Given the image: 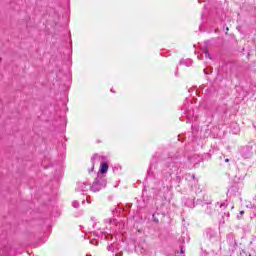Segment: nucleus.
I'll list each match as a JSON object with an SVG mask.
<instances>
[{"instance_id": "nucleus-21", "label": "nucleus", "mask_w": 256, "mask_h": 256, "mask_svg": "<svg viewBox=\"0 0 256 256\" xmlns=\"http://www.w3.org/2000/svg\"><path fill=\"white\" fill-rule=\"evenodd\" d=\"M108 221H109L110 225L117 223V219H109Z\"/></svg>"}, {"instance_id": "nucleus-29", "label": "nucleus", "mask_w": 256, "mask_h": 256, "mask_svg": "<svg viewBox=\"0 0 256 256\" xmlns=\"http://www.w3.org/2000/svg\"><path fill=\"white\" fill-rule=\"evenodd\" d=\"M205 93H209V89H206V90H205Z\"/></svg>"}, {"instance_id": "nucleus-13", "label": "nucleus", "mask_w": 256, "mask_h": 256, "mask_svg": "<svg viewBox=\"0 0 256 256\" xmlns=\"http://www.w3.org/2000/svg\"><path fill=\"white\" fill-rule=\"evenodd\" d=\"M101 239H105L106 241H109V239H113V236L111 234L101 233Z\"/></svg>"}, {"instance_id": "nucleus-1", "label": "nucleus", "mask_w": 256, "mask_h": 256, "mask_svg": "<svg viewBox=\"0 0 256 256\" xmlns=\"http://www.w3.org/2000/svg\"><path fill=\"white\" fill-rule=\"evenodd\" d=\"M165 169L163 173H167V175L171 176L173 173H176V179L181 181V176L179 175V169H181V159L178 157H170L167 158L164 162Z\"/></svg>"}, {"instance_id": "nucleus-9", "label": "nucleus", "mask_w": 256, "mask_h": 256, "mask_svg": "<svg viewBox=\"0 0 256 256\" xmlns=\"http://www.w3.org/2000/svg\"><path fill=\"white\" fill-rule=\"evenodd\" d=\"M89 185L85 182H78L76 186V191L78 192H83V191H88L89 190Z\"/></svg>"}, {"instance_id": "nucleus-3", "label": "nucleus", "mask_w": 256, "mask_h": 256, "mask_svg": "<svg viewBox=\"0 0 256 256\" xmlns=\"http://www.w3.org/2000/svg\"><path fill=\"white\" fill-rule=\"evenodd\" d=\"M245 179V176L243 175H236L234 177V185H232L227 192V195L231 197V195H237L239 193V186L237 185L240 181H243Z\"/></svg>"}, {"instance_id": "nucleus-6", "label": "nucleus", "mask_w": 256, "mask_h": 256, "mask_svg": "<svg viewBox=\"0 0 256 256\" xmlns=\"http://www.w3.org/2000/svg\"><path fill=\"white\" fill-rule=\"evenodd\" d=\"M240 155L243 159H251L253 157V146L246 145L241 148Z\"/></svg>"}, {"instance_id": "nucleus-4", "label": "nucleus", "mask_w": 256, "mask_h": 256, "mask_svg": "<svg viewBox=\"0 0 256 256\" xmlns=\"http://www.w3.org/2000/svg\"><path fill=\"white\" fill-rule=\"evenodd\" d=\"M226 241L229 245L228 251L230 255H234L237 251V240H235V235L233 233L227 234Z\"/></svg>"}, {"instance_id": "nucleus-8", "label": "nucleus", "mask_w": 256, "mask_h": 256, "mask_svg": "<svg viewBox=\"0 0 256 256\" xmlns=\"http://www.w3.org/2000/svg\"><path fill=\"white\" fill-rule=\"evenodd\" d=\"M155 169H157V158L155 156H153L152 161L150 163V167L148 169V177H155V174L153 173V171H155Z\"/></svg>"}, {"instance_id": "nucleus-28", "label": "nucleus", "mask_w": 256, "mask_h": 256, "mask_svg": "<svg viewBox=\"0 0 256 256\" xmlns=\"http://www.w3.org/2000/svg\"><path fill=\"white\" fill-rule=\"evenodd\" d=\"M191 178H192V179H195V174H192V175H191Z\"/></svg>"}, {"instance_id": "nucleus-23", "label": "nucleus", "mask_w": 256, "mask_h": 256, "mask_svg": "<svg viewBox=\"0 0 256 256\" xmlns=\"http://www.w3.org/2000/svg\"><path fill=\"white\" fill-rule=\"evenodd\" d=\"M204 73H205V75H211V73L209 71H207V69H204Z\"/></svg>"}, {"instance_id": "nucleus-30", "label": "nucleus", "mask_w": 256, "mask_h": 256, "mask_svg": "<svg viewBox=\"0 0 256 256\" xmlns=\"http://www.w3.org/2000/svg\"><path fill=\"white\" fill-rule=\"evenodd\" d=\"M111 93H115V90L111 89Z\"/></svg>"}, {"instance_id": "nucleus-12", "label": "nucleus", "mask_w": 256, "mask_h": 256, "mask_svg": "<svg viewBox=\"0 0 256 256\" xmlns=\"http://www.w3.org/2000/svg\"><path fill=\"white\" fill-rule=\"evenodd\" d=\"M207 205V209L205 210L206 215H213V208L211 207V203H205Z\"/></svg>"}, {"instance_id": "nucleus-17", "label": "nucleus", "mask_w": 256, "mask_h": 256, "mask_svg": "<svg viewBox=\"0 0 256 256\" xmlns=\"http://www.w3.org/2000/svg\"><path fill=\"white\" fill-rule=\"evenodd\" d=\"M157 215H159V213H154L152 215V219H153L154 223H159V218H157Z\"/></svg>"}, {"instance_id": "nucleus-31", "label": "nucleus", "mask_w": 256, "mask_h": 256, "mask_svg": "<svg viewBox=\"0 0 256 256\" xmlns=\"http://www.w3.org/2000/svg\"><path fill=\"white\" fill-rule=\"evenodd\" d=\"M226 217L229 218V213L226 214Z\"/></svg>"}, {"instance_id": "nucleus-32", "label": "nucleus", "mask_w": 256, "mask_h": 256, "mask_svg": "<svg viewBox=\"0 0 256 256\" xmlns=\"http://www.w3.org/2000/svg\"><path fill=\"white\" fill-rule=\"evenodd\" d=\"M197 205H199V200H197Z\"/></svg>"}, {"instance_id": "nucleus-14", "label": "nucleus", "mask_w": 256, "mask_h": 256, "mask_svg": "<svg viewBox=\"0 0 256 256\" xmlns=\"http://www.w3.org/2000/svg\"><path fill=\"white\" fill-rule=\"evenodd\" d=\"M179 241L180 243H185V241L189 242V236L187 234H183Z\"/></svg>"}, {"instance_id": "nucleus-22", "label": "nucleus", "mask_w": 256, "mask_h": 256, "mask_svg": "<svg viewBox=\"0 0 256 256\" xmlns=\"http://www.w3.org/2000/svg\"><path fill=\"white\" fill-rule=\"evenodd\" d=\"M239 254H240V256L245 255V250H243V249H239Z\"/></svg>"}, {"instance_id": "nucleus-16", "label": "nucleus", "mask_w": 256, "mask_h": 256, "mask_svg": "<svg viewBox=\"0 0 256 256\" xmlns=\"http://www.w3.org/2000/svg\"><path fill=\"white\" fill-rule=\"evenodd\" d=\"M203 53H204L205 57H207L208 59H213L211 57V54L209 53V49L204 50Z\"/></svg>"}, {"instance_id": "nucleus-2", "label": "nucleus", "mask_w": 256, "mask_h": 256, "mask_svg": "<svg viewBox=\"0 0 256 256\" xmlns=\"http://www.w3.org/2000/svg\"><path fill=\"white\" fill-rule=\"evenodd\" d=\"M105 187H107V179L105 178V176H102L98 173L92 186H90V190H92L93 193H97L98 191H101Z\"/></svg>"}, {"instance_id": "nucleus-19", "label": "nucleus", "mask_w": 256, "mask_h": 256, "mask_svg": "<svg viewBox=\"0 0 256 256\" xmlns=\"http://www.w3.org/2000/svg\"><path fill=\"white\" fill-rule=\"evenodd\" d=\"M72 206L74 207V209H79V201L74 200V201L72 202Z\"/></svg>"}, {"instance_id": "nucleus-27", "label": "nucleus", "mask_w": 256, "mask_h": 256, "mask_svg": "<svg viewBox=\"0 0 256 256\" xmlns=\"http://www.w3.org/2000/svg\"><path fill=\"white\" fill-rule=\"evenodd\" d=\"M225 162H226V163H229V158H226V159H225Z\"/></svg>"}, {"instance_id": "nucleus-11", "label": "nucleus", "mask_w": 256, "mask_h": 256, "mask_svg": "<svg viewBox=\"0 0 256 256\" xmlns=\"http://www.w3.org/2000/svg\"><path fill=\"white\" fill-rule=\"evenodd\" d=\"M183 203L185 207H190V209H193V207H195V200L191 198H184Z\"/></svg>"}, {"instance_id": "nucleus-7", "label": "nucleus", "mask_w": 256, "mask_h": 256, "mask_svg": "<svg viewBox=\"0 0 256 256\" xmlns=\"http://www.w3.org/2000/svg\"><path fill=\"white\" fill-rule=\"evenodd\" d=\"M107 250L114 253L115 256H123V250H121V245L119 243H112L108 245Z\"/></svg>"}, {"instance_id": "nucleus-25", "label": "nucleus", "mask_w": 256, "mask_h": 256, "mask_svg": "<svg viewBox=\"0 0 256 256\" xmlns=\"http://www.w3.org/2000/svg\"><path fill=\"white\" fill-rule=\"evenodd\" d=\"M240 215H245V211H240Z\"/></svg>"}, {"instance_id": "nucleus-5", "label": "nucleus", "mask_w": 256, "mask_h": 256, "mask_svg": "<svg viewBox=\"0 0 256 256\" xmlns=\"http://www.w3.org/2000/svg\"><path fill=\"white\" fill-rule=\"evenodd\" d=\"M205 235L211 243H219L220 238L219 235H217V231H215L213 228H207L205 230Z\"/></svg>"}, {"instance_id": "nucleus-10", "label": "nucleus", "mask_w": 256, "mask_h": 256, "mask_svg": "<svg viewBox=\"0 0 256 256\" xmlns=\"http://www.w3.org/2000/svg\"><path fill=\"white\" fill-rule=\"evenodd\" d=\"M107 171H109V163L101 162L99 173H101V175H105V173H107Z\"/></svg>"}, {"instance_id": "nucleus-15", "label": "nucleus", "mask_w": 256, "mask_h": 256, "mask_svg": "<svg viewBox=\"0 0 256 256\" xmlns=\"http://www.w3.org/2000/svg\"><path fill=\"white\" fill-rule=\"evenodd\" d=\"M98 157H99V154H94L91 157V161H92V164H93L92 171H93V169H95V159H97Z\"/></svg>"}, {"instance_id": "nucleus-20", "label": "nucleus", "mask_w": 256, "mask_h": 256, "mask_svg": "<svg viewBox=\"0 0 256 256\" xmlns=\"http://www.w3.org/2000/svg\"><path fill=\"white\" fill-rule=\"evenodd\" d=\"M180 253H181V255L185 254V246L184 245H180Z\"/></svg>"}, {"instance_id": "nucleus-18", "label": "nucleus", "mask_w": 256, "mask_h": 256, "mask_svg": "<svg viewBox=\"0 0 256 256\" xmlns=\"http://www.w3.org/2000/svg\"><path fill=\"white\" fill-rule=\"evenodd\" d=\"M184 64L186 65V67H191V65H193V60L188 59L184 62Z\"/></svg>"}, {"instance_id": "nucleus-24", "label": "nucleus", "mask_w": 256, "mask_h": 256, "mask_svg": "<svg viewBox=\"0 0 256 256\" xmlns=\"http://www.w3.org/2000/svg\"><path fill=\"white\" fill-rule=\"evenodd\" d=\"M220 207L223 208V207H227V204L224 202V203H221L220 204Z\"/></svg>"}, {"instance_id": "nucleus-26", "label": "nucleus", "mask_w": 256, "mask_h": 256, "mask_svg": "<svg viewBox=\"0 0 256 256\" xmlns=\"http://www.w3.org/2000/svg\"><path fill=\"white\" fill-rule=\"evenodd\" d=\"M198 59L203 60V56H198Z\"/></svg>"}]
</instances>
